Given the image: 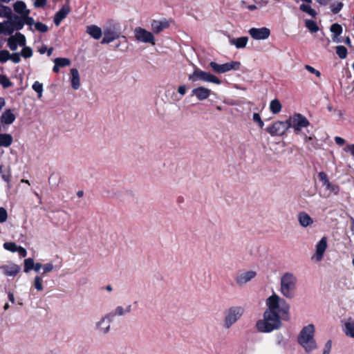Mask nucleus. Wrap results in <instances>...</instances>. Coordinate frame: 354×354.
<instances>
[{"label":"nucleus","instance_id":"nucleus-16","mask_svg":"<svg viewBox=\"0 0 354 354\" xmlns=\"http://www.w3.org/2000/svg\"><path fill=\"white\" fill-rule=\"evenodd\" d=\"M120 37V33L115 30L108 29L104 30V37L101 41L102 44H109L114 39Z\"/></svg>","mask_w":354,"mask_h":354},{"label":"nucleus","instance_id":"nucleus-62","mask_svg":"<svg viewBox=\"0 0 354 354\" xmlns=\"http://www.w3.org/2000/svg\"><path fill=\"white\" fill-rule=\"evenodd\" d=\"M43 267V266L40 263H35V266H34V268H33V270L35 271V272H39V270Z\"/></svg>","mask_w":354,"mask_h":354},{"label":"nucleus","instance_id":"nucleus-13","mask_svg":"<svg viewBox=\"0 0 354 354\" xmlns=\"http://www.w3.org/2000/svg\"><path fill=\"white\" fill-rule=\"evenodd\" d=\"M0 270L6 276L15 277L20 272L21 268L17 264H12L1 266Z\"/></svg>","mask_w":354,"mask_h":354},{"label":"nucleus","instance_id":"nucleus-3","mask_svg":"<svg viewBox=\"0 0 354 354\" xmlns=\"http://www.w3.org/2000/svg\"><path fill=\"white\" fill-rule=\"evenodd\" d=\"M297 282V279L292 273H284L280 280L281 293L288 299H292L295 295Z\"/></svg>","mask_w":354,"mask_h":354},{"label":"nucleus","instance_id":"nucleus-59","mask_svg":"<svg viewBox=\"0 0 354 354\" xmlns=\"http://www.w3.org/2000/svg\"><path fill=\"white\" fill-rule=\"evenodd\" d=\"M346 152H350L351 154L354 157V144L348 145L344 149Z\"/></svg>","mask_w":354,"mask_h":354},{"label":"nucleus","instance_id":"nucleus-38","mask_svg":"<svg viewBox=\"0 0 354 354\" xmlns=\"http://www.w3.org/2000/svg\"><path fill=\"white\" fill-rule=\"evenodd\" d=\"M0 84L3 88H8L12 85L10 80L4 75H0Z\"/></svg>","mask_w":354,"mask_h":354},{"label":"nucleus","instance_id":"nucleus-1","mask_svg":"<svg viewBox=\"0 0 354 354\" xmlns=\"http://www.w3.org/2000/svg\"><path fill=\"white\" fill-rule=\"evenodd\" d=\"M266 304L267 309L263 313V318L256 322L255 327L260 333H268L281 327V319H288L290 306L275 293L266 299Z\"/></svg>","mask_w":354,"mask_h":354},{"label":"nucleus","instance_id":"nucleus-14","mask_svg":"<svg viewBox=\"0 0 354 354\" xmlns=\"http://www.w3.org/2000/svg\"><path fill=\"white\" fill-rule=\"evenodd\" d=\"M169 26V23L166 19L162 21L153 20L151 22V30L156 34L160 33Z\"/></svg>","mask_w":354,"mask_h":354},{"label":"nucleus","instance_id":"nucleus-54","mask_svg":"<svg viewBox=\"0 0 354 354\" xmlns=\"http://www.w3.org/2000/svg\"><path fill=\"white\" fill-rule=\"evenodd\" d=\"M3 247L8 251L15 252H17V248L19 246L17 245H3Z\"/></svg>","mask_w":354,"mask_h":354},{"label":"nucleus","instance_id":"nucleus-57","mask_svg":"<svg viewBox=\"0 0 354 354\" xmlns=\"http://www.w3.org/2000/svg\"><path fill=\"white\" fill-rule=\"evenodd\" d=\"M43 268H44L43 274H44L47 272L52 271L53 269V266L50 263H46L43 266Z\"/></svg>","mask_w":354,"mask_h":354},{"label":"nucleus","instance_id":"nucleus-45","mask_svg":"<svg viewBox=\"0 0 354 354\" xmlns=\"http://www.w3.org/2000/svg\"><path fill=\"white\" fill-rule=\"evenodd\" d=\"M314 138L312 136H305L304 141L308 145V147L316 149V143L314 142Z\"/></svg>","mask_w":354,"mask_h":354},{"label":"nucleus","instance_id":"nucleus-5","mask_svg":"<svg viewBox=\"0 0 354 354\" xmlns=\"http://www.w3.org/2000/svg\"><path fill=\"white\" fill-rule=\"evenodd\" d=\"M244 313V308L241 306H233L230 308L226 312L224 319V326L226 328H230L236 323Z\"/></svg>","mask_w":354,"mask_h":354},{"label":"nucleus","instance_id":"nucleus-9","mask_svg":"<svg viewBox=\"0 0 354 354\" xmlns=\"http://www.w3.org/2000/svg\"><path fill=\"white\" fill-rule=\"evenodd\" d=\"M288 129L287 121L283 122L277 120L270 127H268L266 129V131L271 136H281L287 131Z\"/></svg>","mask_w":354,"mask_h":354},{"label":"nucleus","instance_id":"nucleus-42","mask_svg":"<svg viewBox=\"0 0 354 354\" xmlns=\"http://www.w3.org/2000/svg\"><path fill=\"white\" fill-rule=\"evenodd\" d=\"M8 46L11 50H16L17 49V43L16 42V39L14 36H11L8 39Z\"/></svg>","mask_w":354,"mask_h":354},{"label":"nucleus","instance_id":"nucleus-55","mask_svg":"<svg viewBox=\"0 0 354 354\" xmlns=\"http://www.w3.org/2000/svg\"><path fill=\"white\" fill-rule=\"evenodd\" d=\"M9 59H10L14 63H19L21 60L20 55L19 53L10 54Z\"/></svg>","mask_w":354,"mask_h":354},{"label":"nucleus","instance_id":"nucleus-43","mask_svg":"<svg viewBox=\"0 0 354 354\" xmlns=\"http://www.w3.org/2000/svg\"><path fill=\"white\" fill-rule=\"evenodd\" d=\"M34 286L39 291L43 290L42 279L40 277L36 276L35 277Z\"/></svg>","mask_w":354,"mask_h":354},{"label":"nucleus","instance_id":"nucleus-31","mask_svg":"<svg viewBox=\"0 0 354 354\" xmlns=\"http://www.w3.org/2000/svg\"><path fill=\"white\" fill-rule=\"evenodd\" d=\"M299 9L304 12L308 13L309 15H310L313 17H315L317 12L316 11L313 9L310 6L306 5V4H301L299 6Z\"/></svg>","mask_w":354,"mask_h":354},{"label":"nucleus","instance_id":"nucleus-63","mask_svg":"<svg viewBox=\"0 0 354 354\" xmlns=\"http://www.w3.org/2000/svg\"><path fill=\"white\" fill-rule=\"evenodd\" d=\"M8 297L10 301H11L12 303H15V299L13 293L9 292Z\"/></svg>","mask_w":354,"mask_h":354},{"label":"nucleus","instance_id":"nucleus-48","mask_svg":"<svg viewBox=\"0 0 354 354\" xmlns=\"http://www.w3.org/2000/svg\"><path fill=\"white\" fill-rule=\"evenodd\" d=\"M10 57V53L6 50H3L0 51V62L4 63Z\"/></svg>","mask_w":354,"mask_h":354},{"label":"nucleus","instance_id":"nucleus-12","mask_svg":"<svg viewBox=\"0 0 354 354\" xmlns=\"http://www.w3.org/2000/svg\"><path fill=\"white\" fill-rule=\"evenodd\" d=\"M211 94L212 91L203 86L196 87L192 91V95L195 96L200 101L207 100Z\"/></svg>","mask_w":354,"mask_h":354},{"label":"nucleus","instance_id":"nucleus-50","mask_svg":"<svg viewBox=\"0 0 354 354\" xmlns=\"http://www.w3.org/2000/svg\"><path fill=\"white\" fill-rule=\"evenodd\" d=\"M318 176L319 180L322 182L324 186H326L329 183L328 176L324 171L319 172Z\"/></svg>","mask_w":354,"mask_h":354},{"label":"nucleus","instance_id":"nucleus-19","mask_svg":"<svg viewBox=\"0 0 354 354\" xmlns=\"http://www.w3.org/2000/svg\"><path fill=\"white\" fill-rule=\"evenodd\" d=\"M71 86L72 88L75 90H77L80 86V75L77 69L76 68H72L71 70Z\"/></svg>","mask_w":354,"mask_h":354},{"label":"nucleus","instance_id":"nucleus-58","mask_svg":"<svg viewBox=\"0 0 354 354\" xmlns=\"http://www.w3.org/2000/svg\"><path fill=\"white\" fill-rule=\"evenodd\" d=\"M17 252L21 257H25L27 255L26 249L20 246L17 248Z\"/></svg>","mask_w":354,"mask_h":354},{"label":"nucleus","instance_id":"nucleus-25","mask_svg":"<svg viewBox=\"0 0 354 354\" xmlns=\"http://www.w3.org/2000/svg\"><path fill=\"white\" fill-rule=\"evenodd\" d=\"M328 245H317L316 252L314 256L312 257V259H315L316 261H320L322 258L324 253L325 252Z\"/></svg>","mask_w":354,"mask_h":354},{"label":"nucleus","instance_id":"nucleus-29","mask_svg":"<svg viewBox=\"0 0 354 354\" xmlns=\"http://www.w3.org/2000/svg\"><path fill=\"white\" fill-rule=\"evenodd\" d=\"M0 17L11 19L12 18L11 8L8 6L0 4Z\"/></svg>","mask_w":354,"mask_h":354},{"label":"nucleus","instance_id":"nucleus-11","mask_svg":"<svg viewBox=\"0 0 354 354\" xmlns=\"http://www.w3.org/2000/svg\"><path fill=\"white\" fill-rule=\"evenodd\" d=\"M257 276V272L253 270L239 273L235 277V281L239 286H242L250 281Z\"/></svg>","mask_w":354,"mask_h":354},{"label":"nucleus","instance_id":"nucleus-2","mask_svg":"<svg viewBox=\"0 0 354 354\" xmlns=\"http://www.w3.org/2000/svg\"><path fill=\"white\" fill-rule=\"evenodd\" d=\"M315 327L313 324L304 326L300 331L297 337L298 343L309 353L317 348V344L314 339Z\"/></svg>","mask_w":354,"mask_h":354},{"label":"nucleus","instance_id":"nucleus-64","mask_svg":"<svg viewBox=\"0 0 354 354\" xmlns=\"http://www.w3.org/2000/svg\"><path fill=\"white\" fill-rule=\"evenodd\" d=\"M47 50V47L46 46H43L42 47H41V48L39 50V52L41 53V54H44Z\"/></svg>","mask_w":354,"mask_h":354},{"label":"nucleus","instance_id":"nucleus-33","mask_svg":"<svg viewBox=\"0 0 354 354\" xmlns=\"http://www.w3.org/2000/svg\"><path fill=\"white\" fill-rule=\"evenodd\" d=\"M336 53L340 59H345L347 56V49L344 46H336Z\"/></svg>","mask_w":354,"mask_h":354},{"label":"nucleus","instance_id":"nucleus-18","mask_svg":"<svg viewBox=\"0 0 354 354\" xmlns=\"http://www.w3.org/2000/svg\"><path fill=\"white\" fill-rule=\"evenodd\" d=\"M86 32L95 39H99L102 37V30L95 25L87 26Z\"/></svg>","mask_w":354,"mask_h":354},{"label":"nucleus","instance_id":"nucleus-8","mask_svg":"<svg viewBox=\"0 0 354 354\" xmlns=\"http://www.w3.org/2000/svg\"><path fill=\"white\" fill-rule=\"evenodd\" d=\"M133 32L137 41L155 45V37L152 32L141 27H136Z\"/></svg>","mask_w":354,"mask_h":354},{"label":"nucleus","instance_id":"nucleus-30","mask_svg":"<svg viewBox=\"0 0 354 354\" xmlns=\"http://www.w3.org/2000/svg\"><path fill=\"white\" fill-rule=\"evenodd\" d=\"M344 332L347 336L354 338V322H346L345 324Z\"/></svg>","mask_w":354,"mask_h":354},{"label":"nucleus","instance_id":"nucleus-34","mask_svg":"<svg viewBox=\"0 0 354 354\" xmlns=\"http://www.w3.org/2000/svg\"><path fill=\"white\" fill-rule=\"evenodd\" d=\"M35 266L34 261L32 258H28L24 260V269L25 272H28L32 270Z\"/></svg>","mask_w":354,"mask_h":354},{"label":"nucleus","instance_id":"nucleus-27","mask_svg":"<svg viewBox=\"0 0 354 354\" xmlns=\"http://www.w3.org/2000/svg\"><path fill=\"white\" fill-rule=\"evenodd\" d=\"M330 31L333 32V40L338 42L339 40L336 39L339 35L342 34V28L338 24H333L330 26Z\"/></svg>","mask_w":354,"mask_h":354},{"label":"nucleus","instance_id":"nucleus-49","mask_svg":"<svg viewBox=\"0 0 354 354\" xmlns=\"http://www.w3.org/2000/svg\"><path fill=\"white\" fill-rule=\"evenodd\" d=\"M8 218V213L4 207H0V223H4Z\"/></svg>","mask_w":354,"mask_h":354},{"label":"nucleus","instance_id":"nucleus-47","mask_svg":"<svg viewBox=\"0 0 354 354\" xmlns=\"http://www.w3.org/2000/svg\"><path fill=\"white\" fill-rule=\"evenodd\" d=\"M21 55L24 58H29L32 55V50L30 47L24 46V48L22 49L21 52Z\"/></svg>","mask_w":354,"mask_h":354},{"label":"nucleus","instance_id":"nucleus-28","mask_svg":"<svg viewBox=\"0 0 354 354\" xmlns=\"http://www.w3.org/2000/svg\"><path fill=\"white\" fill-rule=\"evenodd\" d=\"M0 175L5 182L8 183L10 182V172L8 168L5 167L3 165H0Z\"/></svg>","mask_w":354,"mask_h":354},{"label":"nucleus","instance_id":"nucleus-6","mask_svg":"<svg viewBox=\"0 0 354 354\" xmlns=\"http://www.w3.org/2000/svg\"><path fill=\"white\" fill-rule=\"evenodd\" d=\"M189 80L192 82L201 80L206 82L214 83L216 84H220L221 82L216 76L199 68H196L193 73L189 75Z\"/></svg>","mask_w":354,"mask_h":354},{"label":"nucleus","instance_id":"nucleus-51","mask_svg":"<svg viewBox=\"0 0 354 354\" xmlns=\"http://www.w3.org/2000/svg\"><path fill=\"white\" fill-rule=\"evenodd\" d=\"M252 119H253L254 122L258 123L259 126L261 128H263L264 123H263V120H261L260 115L258 113H254L253 114Z\"/></svg>","mask_w":354,"mask_h":354},{"label":"nucleus","instance_id":"nucleus-61","mask_svg":"<svg viewBox=\"0 0 354 354\" xmlns=\"http://www.w3.org/2000/svg\"><path fill=\"white\" fill-rule=\"evenodd\" d=\"M335 141L336 142L337 145H343L344 143H345V140L341 137H339V136H336L335 138Z\"/></svg>","mask_w":354,"mask_h":354},{"label":"nucleus","instance_id":"nucleus-15","mask_svg":"<svg viewBox=\"0 0 354 354\" xmlns=\"http://www.w3.org/2000/svg\"><path fill=\"white\" fill-rule=\"evenodd\" d=\"M70 12V8L68 6H64L55 15L54 24L58 26H59L62 21L66 18L67 15Z\"/></svg>","mask_w":354,"mask_h":354},{"label":"nucleus","instance_id":"nucleus-36","mask_svg":"<svg viewBox=\"0 0 354 354\" xmlns=\"http://www.w3.org/2000/svg\"><path fill=\"white\" fill-rule=\"evenodd\" d=\"M54 62L56 63L57 65H59V67H64L66 66H69L71 64V61L68 58H56L54 60Z\"/></svg>","mask_w":354,"mask_h":354},{"label":"nucleus","instance_id":"nucleus-26","mask_svg":"<svg viewBox=\"0 0 354 354\" xmlns=\"http://www.w3.org/2000/svg\"><path fill=\"white\" fill-rule=\"evenodd\" d=\"M282 109L280 101L277 99L272 100L270 103V110L273 114L279 113Z\"/></svg>","mask_w":354,"mask_h":354},{"label":"nucleus","instance_id":"nucleus-44","mask_svg":"<svg viewBox=\"0 0 354 354\" xmlns=\"http://www.w3.org/2000/svg\"><path fill=\"white\" fill-rule=\"evenodd\" d=\"M325 187L335 195H337L339 192V187L337 185L332 184L330 182Z\"/></svg>","mask_w":354,"mask_h":354},{"label":"nucleus","instance_id":"nucleus-41","mask_svg":"<svg viewBox=\"0 0 354 354\" xmlns=\"http://www.w3.org/2000/svg\"><path fill=\"white\" fill-rule=\"evenodd\" d=\"M35 28L40 32H46L48 30V26L39 21L35 24Z\"/></svg>","mask_w":354,"mask_h":354},{"label":"nucleus","instance_id":"nucleus-53","mask_svg":"<svg viewBox=\"0 0 354 354\" xmlns=\"http://www.w3.org/2000/svg\"><path fill=\"white\" fill-rule=\"evenodd\" d=\"M331 347H332V342H331V340H328L325 344L323 354H329Z\"/></svg>","mask_w":354,"mask_h":354},{"label":"nucleus","instance_id":"nucleus-21","mask_svg":"<svg viewBox=\"0 0 354 354\" xmlns=\"http://www.w3.org/2000/svg\"><path fill=\"white\" fill-rule=\"evenodd\" d=\"M299 224L303 227H307L313 223V219L306 212H301L298 214Z\"/></svg>","mask_w":354,"mask_h":354},{"label":"nucleus","instance_id":"nucleus-39","mask_svg":"<svg viewBox=\"0 0 354 354\" xmlns=\"http://www.w3.org/2000/svg\"><path fill=\"white\" fill-rule=\"evenodd\" d=\"M124 314V308L122 306H118L115 309V313H110L109 315H106V318L109 319V322L111 321V319H112L115 315H122Z\"/></svg>","mask_w":354,"mask_h":354},{"label":"nucleus","instance_id":"nucleus-56","mask_svg":"<svg viewBox=\"0 0 354 354\" xmlns=\"http://www.w3.org/2000/svg\"><path fill=\"white\" fill-rule=\"evenodd\" d=\"M46 4V0H35L34 6L36 8H44Z\"/></svg>","mask_w":354,"mask_h":354},{"label":"nucleus","instance_id":"nucleus-20","mask_svg":"<svg viewBox=\"0 0 354 354\" xmlns=\"http://www.w3.org/2000/svg\"><path fill=\"white\" fill-rule=\"evenodd\" d=\"M13 9L15 12L20 15L21 17L26 15L27 11H30V10L27 8L26 3L22 1H16L13 5Z\"/></svg>","mask_w":354,"mask_h":354},{"label":"nucleus","instance_id":"nucleus-37","mask_svg":"<svg viewBox=\"0 0 354 354\" xmlns=\"http://www.w3.org/2000/svg\"><path fill=\"white\" fill-rule=\"evenodd\" d=\"M14 37L16 39V42L17 43V46H25L26 45V38L24 35L20 32H17L14 35Z\"/></svg>","mask_w":354,"mask_h":354},{"label":"nucleus","instance_id":"nucleus-10","mask_svg":"<svg viewBox=\"0 0 354 354\" xmlns=\"http://www.w3.org/2000/svg\"><path fill=\"white\" fill-rule=\"evenodd\" d=\"M250 35L256 40L266 39L270 35V30L266 27L252 28L248 30Z\"/></svg>","mask_w":354,"mask_h":354},{"label":"nucleus","instance_id":"nucleus-4","mask_svg":"<svg viewBox=\"0 0 354 354\" xmlns=\"http://www.w3.org/2000/svg\"><path fill=\"white\" fill-rule=\"evenodd\" d=\"M288 128H292L295 133H299L301 128L309 126L308 119L300 113H295L290 116L287 120Z\"/></svg>","mask_w":354,"mask_h":354},{"label":"nucleus","instance_id":"nucleus-52","mask_svg":"<svg viewBox=\"0 0 354 354\" xmlns=\"http://www.w3.org/2000/svg\"><path fill=\"white\" fill-rule=\"evenodd\" d=\"M305 68L308 72H310V73L315 74L318 77H319L321 76L320 72L310 65H306Z\"/></svg>","mask_w":354,"mask_h":354},{"label":"nucleus","instance_id":"nucleus-60","mask_svg":"<svg viewBox=\"0 0 354 354\" xmlns=\"http://www.w3.org/2000/svg\"><path fill=\"white\" fill-rule=\"evenodd\" d=\"M187 91V87L185 85H181L178 88V92L181 95H184L186 93Z\"/></svg>","mask_w":354,"mask_h":354},{"label":"nucleus","instance_id":"nucleus-46","mask_svg":"<svg viewBox=\"0 0 354 354\" xmlns=\"http://www.w3.org/2000/svg\"><path fill=\"white\" fill-rule=\"evenodd\" d=\"M344 4L339 2L337 4L330 5V9L333 14H337L343 8Z\"/></svg>","mask_w":354,"mask_h":354},{"label":"nucleus","instance_id":"nucleus-17","mask_svg":"<svg viewBox=\"0 0 354 354\" xmlns=\"http://www.w3.org/2000/svg\"><path fill=\"white\" fill-rule=\"evenodd\" d=\"M16 116L11 109H6L1 117V122L3 124L10 125L15 120Z\"/></svg>","mask_w":354,"mask_h":354},{"label":"nucleus","instance_id":"nucleus-7","mask_svg":"<svg viewBox=\"0 0 354 354\" xmlns=\"http://www.w3.org/2000/svg\"><path fill=\"white\" fill-rule=\"evenodd\" d=\"M209 66L212 70L217 73H224L231 70L237 71L240 68L241 63L236 61L218 64L214 62H211Z\"/></svg>","mask_w":354,"mask_h":354},{"label":"nucleus","instance_id":"nucleus-32","mask_svg":"<svg viewBox=\"0 0 354 354\" xmlns=\"http://www.w3.org/2000/svg\"><path fill=\"white\" fill-rule=\"evenodd\" d=\"M306 28L311 32H316L319 30V27L315 21L307 19L305 21Z\"/></svg>","mask_w":354,"mask_h":354},{"label":"nucleus","instance_id":"nucleus-24","mask_svg":"<svg viewBox=\"0 0 354 354\" xmlns=\"http://www.w3.org/2000/svg\"><path fill=\"white\" fill-rule=\"evenodd\" d=\"M12 136L8 133H1L0 134V146L4 147H8L12 143Z\"/></svg>","mask_w":354,"mask_h":354},{"label":"nucleus","instance_id":"nucleus-23","mask_svg":"<svg viewBox=\"0 0 354 354\" xmlns=\"http://www.w3.org/2000/svg\"><path fill=\"white\" fill-rule=\"evenodd\" d=\"M10 24L12 28L17 30H21L24 26V22L21 17L14 16L12 17Z\"/></svg>","mask_w":354,"mask_h":354},{"label":"nucleus","instance_id":"nucleus-40","mask_svg":"<svg viewBox=\"0 0 354 354\" xmlns=\"http://www.w3.org/2000/svg\"><path fill=\"white\" fill-rule=\"evenodd\" d=\"M30 13V11H27L26 15H24L21 17L23 18L24 24H26L31 26L32 25H35V22L32 17H29Z\"/></svg>","mask_w":354,"mask_h":354},{"label":"nucleus","instance_id":"nucleus-22","mask_svg":"<svg viewBox=\"0 0 354 354\" xmlns=\"http://www.w3.org/2000/svg\"><path fill=\"white\" fill-rule=\"evenodd\" d=\"M248 41V37H241L232 39L230 41V44L234 45L237 48H243L245 47Z\"/></svg>","mask_w":354,"mask_h":354},{"label":"nucleus","instance_id":"nucleus-35","mask_svg":"<svg viewBox=\"0 0 354 354\" xmlns=\"http://www.w3.org/2000/svg\"><path fill=\"white\" fill-rule=\"evenodd\" d=\"M32 89L37 93L38 98L40 99L42 96L43 84L36 81L32 85Z\"/></svg>","mask_w":354,"mask_h":354}]
</instances>
